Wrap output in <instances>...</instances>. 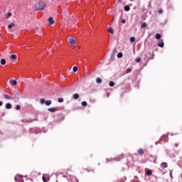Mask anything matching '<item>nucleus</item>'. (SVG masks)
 Returning <instances> with one entry per match:
<instances>
[{
    "label": "nucleus",
    "mask_w": 182,
    "mask_h": 182,
    "mask_svg": "<svg viewBox=\"0 0 182 182\" xmlns=\"http://www.w3.org/2000/svg\"><path fill=\"white\" fill-rule=\"evenodd\" d=\"M38 31H39V28H36V31H35V33H36L37 35H39V36H41V33H38Z\"/></svg>",
    "instance_id": "c85d7f7f"
},
{
    "label": "nucleus",
    "mask_w": 182,
    "mask_h": 182,
    "mask_svg": "<svg viewBox=\"0 0 182 182\" xmlns=\"http://www.w3.org/2000/svg\"><path fill=\"white\" fill-rule=\"evenodd\" d=\"M40 103H41V105H43V104L45 103V99H41Z\"/></svg>",
    "instance_id": "7c9ffc66"
},
{
    "label": "nucleus",
    "mask_w": 182,
    "mask_h": 182,
    "mask_svg": "<svg viewBox=\"0 0 182 182\" xmlns=\"http://www.w3.org/2000/svg\"><path fill=\"white\" fill-rule=\"evenodd\" d=\"M16 110H21V105H16Z\"/></svg>",
    "instance_id": "72a5a7b5"
},
{
    "label": "nucleus",
    "mask_w": 182,
    "mask_h": 182,
    "mask_svg": "<svg viewBox=\"0 0 182 182\" xmlns=\"http://www.w3.org/2000/svg\"><path fill=\"white\" fill-rule=\"evenodd\" d=\"M156 39H161V35L160 33H157L155 36Z\"/></svg>",
    "instance_id": "dca6fc26"
},
{
    "label": "nucleus",
    "mask_w": 182,
    "mask_h": 182,
    "mask_svg": "<svg viewBox=\"0 0 182 182\" xmlns=\"http://www.w3.org/2000/svg\"><path fill=\"white\" fill-rule=\"evenodd\" d=\"M159 14H163V9H159Z\"/></svg>",
    "instance_id": "c9c22d12"
},
{
    "label": "nucleus",
    "mask_w": 182,
    "mask_h": 182,
    "mask_svg": "<svg viewBox=\"0 0 182 182\" xmlns=\"http://www.w3.org/2000/svg\"><path fill=\"white\" fill-rule=\"evenodd\" d=\"M28 122H33V120L31 119V120H29V121H28Z\"/></svg>",
    "instance_id": "a19ab883"
},
{
    "label": "nucleus",
    "mask_w": 182,
    "mask_h": 182,
    "mask_svg": "<svg viewBox=\"0 0 182 182\" xmlns=\"http://www.w3.org/2000/svg\"><path fill=\"white\" fill-rule=\"evenodd\" d=\"M68 41L69 42L70 45H75L76 44V41H75V39L73 38H68Z\"/></svg>",
    "instance_id": "7ed1b4c3"
},
{
    "label": "nucleus",
    "mask_w": 182,
    "mask_h": 182,
    "mask_svg": "<svg viewBox=\"0 0 182 182\" xmlns=\"http://www.w3.org/2000/svg\"><path fill=\"white\" fill-rule=\"evenodd\" d=\"M130 72H132V69L130 68L127 69V73H130Z\"/></svg>",
    "instance_id": "f704fd0d"
},
{
    "label": "nucleus",
    "mask_w": 182,
    "mask_h": 182,
    "mask_svg": "<svg viewBox=\"0 0 182 182\" xmlns=\"http://www.w3.org/2000/svg\"><path fill=\"white\" fill-rule=\"evenodd\" d=\"M11 108H12V105H11V103L6 104V109H11Z\"/></svg>",
    "instance_id": "f8f14e48"
},
{
    "label": "nucleus",
    "mask_w": 182,
    "mask_h": 182,
    "mask_svg": "<svg viewBox=\"0 0 182 182\" xmlns=\"http://www.w3.org/2000/svg\"><path fill=\"white\" fill-rule=\"evenodd\" d=\"M158 46L159 48H164V42L162 41L161 43H159Z\"/></svg>",
    "instance_id": "9b49d317"
},
{
    "label": "nucleus",
    "mask_w": 182,
    "mask_h": 182,
    "mask_svg": "<svg viewBox=\"0 0 182 182\" xmlns=\"http://www.w3.org/2000/svg\"><path fill=\"white\" fill-rule=\"evenodd\" d=\"M23 176L22 175H17L15 177V181L16 182H23Z\"/></svg>",
    "instance_id": "f03ea898"
},
{
    "label": "nucleus",
    "mask_w": 182,
    "mask_h": 182,
    "mask_svg": "<svg viewBox=\"0 0 182 182\" xmlns=\"http://www.w3.org/2000/svg\"><path fill=\"white\" fill-rule=\"evenodd\" d=\"M77 70V66L73 67V72L76 73Z\"/></svg>",
    "instance_id": "c756f323"
},
{
    "label": "nucleus",
    "mask_w": 182,
    "mask_h": 182,
    "mask_svg": "<svg viewBox=\"0 0 182 182\" xmlns=\"http://www.w3.org/2000/svg\"><path fill=\"white\" fill-rule=\"evenodd\" d=\"M124 11H126V12H129V11H130V6H125L124 7Z\"/></svg>",
    "instance_id": "1a4fd4ad"
},
{
    "label": "nucleus",
    "mask_w": 182,
    "mask_h": 182,
    "mask_svg": "<svg viewBox=\"0 0 182 182\" xmlns=\"http://www.w3.org/2000/svg\"><path fill=\"white\" fill-rule=\"evenodd\" d=\"M141 61V58H136L135 59V62H136V63H140Z\"/></svg>",
    "instance_id": "6ab92c4d"
},
{
    "label": "nucleus",
    "mask_w": 182,
    "mask_h": 182,
    "mask_svg": "<svg viewBox=\"0 0 182 182\" xmlns=\"http://www.w3.org/2000/svg\"><path fill=\"white\" fill-rule=\"evenodd\" d=\"M42 180H43V181H44V182H48V179H46V178L45 176H43V177H42Z\"/></svg>",
    "instance_id": "473e14b6"
},
{
    "label": "nucleus",
    "mask_w": 182,
    "mask_h": 182,
    "mask_svg": "<svg viewBox=\"0 0 182 182\" xmlns=\"http://www.w3.org/2000/svg\"><path fill=\"white\" fill-rule=\"evenodd\" d=\"M147 26V23L146 22H144L141 25V28H146Z\"/></svg>",
    "instance_id": "aec40b11"
},
{
    "label": "nucleus",
    "mask_w": 182,
    "mask_h": 182,
    "mask_svg": "<svg viewBox=\"0 0 182 182\" xmlns=\"http://www.w3.org/2000/svg\"><path fill=\"white\" fill-rule=\"evenodd\" d=\"M167 166H168V164H167V163H166V162H163V163L161 164V168H167Z\"/></svg>",
    "instance_id": "39448f33"
},
{
    "label": "nucleus",
    "mask_w": 182,
    "mask_h": 182,
    "mask_svg": "<svg viewBox=\"0 0 182 182\" xmlns=\"http://www.w3.org/2000/svg\"><path fill=\"white\" fill-rule=\"evenodd\" d=\"M52 1H55V0H52Z\"/></svg>",
    "instance_id": "a18cd8bd"
},
{
    "label": "nucleus",
    "mask_w": 182,
    "mask_h": 182,
    "mask_svg": "<svg viewBox=\"0 0 182 182\" xmlns=\"http://www.w3.org/2000/svg\"><path fill=\"white\" fill-rule=\"evenodd\" d=\"M138 153L139 154H140L141 156H143V154H144V151H143L141 149H139L138 150Z\"/></svg>",
    "instance_id": "ddd939ff"
},
{
    "label": "nucleus",
    "mask_w": 182,
    "mask_h": 182,
    "mask_svg": "<svg viewBox=\"0 0 182 182\" xmlns=\"http://www.w3.org/2000/svg\"><path fill=\"white\" fill-rule=\"evenodd\" d=\"M96 82H97V83H98V84L102 83V78L97 77V78L96 79Z\"/></svg>",
    "instance_id": "f3484780"
},
{
    "label": "nucleus",
    "mask_w": 182,
    "mask_h": 182,
    "mask_svg": "<svg viewBox=\"0 0 182 182\" xmlns=\"http://www.w3.org/2000/svg\"><path fill=\"white\" fill-rule=\"evenodd\" d=\"M122 159H123V156H121L119 157V159H117V161H120V160H122Z\"/></svg>",
    "instance_id": "4c0bfd02"
},
{
    "label": "nucleus",
    "mask_w": 182,
    "mask_h": 182,
    "mask_svg": "<svg viewBox=\"0 0 182 182\" xmlns=\"http://www.w3.org/2000/svg\"><path fill=\"white\" fill-rule=\"evenodd\" d=\"M11 59H12L13 60H15V59H16V55L12 54L11 55Z\"/></svg>",
    "instance_id": "a211bd4d"
},
{
    "label": "nucleus",
    "mask_w": 182,
    "mask_h": 182,
    "mask_svg": "<svg viewBox=\"0 0 182 182\" xmlns=\"http://www.w3.org/2000/svg\"><path fill=\"white\" fill-rule=\"evenodd\" d=\"M117 58H123V53H119L118 54H117Z\"/></svg>",
    "instance_id": "393cba45"
},
{
    "label": "nucleus",
    "mask_w": 182,
    "mask_h": 182,
    "mask_svg": "<svg viewBox=\"0 0 182 182\" xmlns=\"http://www.w3.org/2000/svg\"><path fill=\"white\" fill-rule=\"evenodd\" d=\"M2 106V102L0 101V107Z\"/></svg>",
    "instance_id": "ea45409f"
},
{
    "label": "nucleus",
    "mask_w": 182,
    "mask_h": 182,
    "mask_svg": "<svg viewBox=\"0 0 182 182\" xmlns=\"http://www.w3.org/2000/svg\"><path fill=\"white\" fill-rule=\"evenodd\" d=\"M152 173H153V172H152V171L150 170V169H148V170L146 171V176H151Z\"/></svg>",
    "instance_id": "6e6552de"
},
{
    "label": "nucleus",
    "mask_w": 182,
    "mask_h": 182,
    "mask_svg": "<svg viewBox=\"0 0 182 182\" xmlns=\"http://www.w3.org/2000/svg\"><path fill=\"white\" fill-rule=\"evenodd\" d=\"M122 23H126V19H122Z\"/></svg>",
    "instance_id": "e433bc0d"
},
{
    "label": "nucleus",
    "mask_w": 182,
    "mask_h": 182,
    "mask_svg": "<svg viewBox=\"0 0 182 182\" xmlns=\"http://www.w3.org/2000/svg\"><path fill=\"white\" fill-rule=\"evenodd\" d=\"M48 21L49 23V25H53V23H55V21H53V17H49Z\"/></svg>",
    "instance_id": "20e7f679"
},
{
    "label": "nucleus",
    "mask_w": 182,
    "mask_h": 182,
    "mask_svg": "<svg viewBox=\"0 0 182 182\" xmlns=\"http://www.w3.org/2000/svg\"><path fill=\"white\" fill-rule=\"evenodd\" d=\"M73 97H74V99L77 100V98L79 97V94H75L73 95Z\"/></svg>",
    "instance_id": "cd10ccee"
},
{
    "label": "nucleus",
    "mask_w": 182,
    "mask_h": 182,
    "mask_svg": "<svg viewBox=\"0 0 182 182\" xmlns=\"http://www.w3.org/2000/svg\"><path fill=\"white\" fill-rule=\"evenodd\" d=\"M11 16H12V13H8L7 15H6L7 19H8L9 18H11Z\"/></svg>",
    "instance_id": "bb28decb"
},
{
    "label": "nucleus",
    "mask_w": 182,
    "mask_h": 182,
    "mask_svg": "<svg viewBox=\"0 0 182 182\" xmlns=\"http://www.w3.org/2000/svg\"><path fill=\"white\" fill-rule=\"evenodd\" d=\"M13 99H17V100H19V97H13Z\"/></svg>",
    "instance_id": "58836bf2"
},
{
    "label": "nucleus",
    "mask_w": 182,
    "mask_h": 182,
    "mask_svg": "<svg viewBox=\"0 0 182 182\" xmlns=\"http://www.w3.org/2000/svg\"><path fill=\"white\" fill-rule=\"evenodd\" d=\"M82 106H83V107L87 106V102H86V101L82 102Z\"/></svg>",
    "instance_id": "a878e982"
},
{
    "label": "nucleus",
    "mask_w": 182,
    "mask_h": 182,
    "mask_svg": "<svg viewBox=\"0 0 182 182\" xmlns=\"http://www.w3.org/2000/svg\"><path fill=\"white\" fill-rule=\"evenodd\" d=\"M4 97L5 99H8V100H11L12 99V97H11L9 95H8L7 94L4 95Z\"/></svg>",
    "instance_id": "4be33fe9"
},
{
    "label": "nucleus",
    "mask_w": 182,
    "mask_h": 182,
    "mask_svg": "<svg viewBox=\"0 0 182 182\" xmlns=\"http://www.w3.org/2000/svg\"><path fill=\"white\" fill-rule=\"evenodd\" d=\"M109 86H110L111 87H113V86H114V82L111 81V82H109Z\"/></svg>",
    "instance_id": "5701e85b"
},
{
    "label": "nucleus",
    "mask_w": 182,
    "mask_h": 182,
    "mask_svg": "<svg viewBox=\"0 0 182 182\" xmlns=\"http://www.w3.org/2000/svg\"><path fill=\"white\" fill-rule=\"evenodd\" d=\"M10 83H11L12 86H16L18 82L16 80H10Z\"/></svg>",
    "instance_id": "423d86ee"
},
{
    "label": "nucleus",
    "mask_w": 182,
    "mask_h": 182,
    "mask_svg": "<svg viewBox=\"0 0 182 182\" xmlns=\"http://www.w3.org/2000/svg\"><path fill=\"white\" fill-rule=\"evenodd\" d=\"M46 106H50V105H52V101L50 100L46 101Z\"/></svg>",
    "instance_id": "2eb2a0df"
},
{
    "label": "nucleus",
    "mask_w": 182,
    "mask_h": 182,
    "mask_svg": "<svg viewBox=\"0 0 182 182\" xmlns=\"http://www.w3.org/2000/svg\"><path fill=\"white\" fill-rule=\"evenodd\" d=\"M23 122H28L26 119L23 120Z\"/></svg>",
    "instance_id": "79ce46f5"
},
{
    "label": "nucleus",
    "mask_w": 182,
    "mask_h": 182,
    "mask_svg": "<svg viewBox=\"0 0 182 182\" xmlns=\"http://www.w3.org/2000/svg\"><path fill=\"white\" fill-rule=\"evenodd\" d=\"M58 102L59 103H63V98H59L58 99Z\"/></svg>",
    "instance_id": "2f4dec72"
},
{
    "label": "nucleus",
    "mask_w": 182,
    "mask_h": 182,
    "mask_svg": "<svg viewBox=\"0 0 182 182\" xmlns=\"http://www.w3.org/2000/svg\"><path fill=\"white\" fill-rule=\"evenodd\" d=\"M48 112H50L51 113H55V112H56V108L55 107L49 108Z\"/></svg>",
    "instance_id": "0eeeda50"
},
{
    "label": "nucleus",
    "mask_w": 182,
    "mask_h": 182,
    "mask_svg": "<svg viewBox=\"0 0 182 182\" xmlns=\"http://www.w3.org/2000/svg\"><path fill=\"white\" fill-rule=\"evenodd\" d=\"M14 26H15V24L14 23L9 24V29H11L12 28H14Z\"/></svg>",
    "instance_id": "412c9836"
},
{
    "label": "nucleus",
    "mask_w": 182,
    "mask_h": 182,
    "mask_svg": "<svg viewBox=\"0 0 182 182\" xmlns=\"http://www.w3.org/2000/svg\"><path fill=\"white\" fill-rule=\"evenodd\" d=\"M6 60H5V59H1V65H6Z\"/></svg>",
    "instance_id": "4468645a"
},
{
    "label": "nucleus",
    "mask_w": 182,
    "mask_h": 182,
    "mask_svg": "<svg viewBox=\"0 0 182 182\" xmlns=\"http://www.w3.org/2000/svg\"><path fill=\"white\" fill-rule=\"evenodd\" d=\"M129 41H130V42L133 43L136 41V38L134 37H131Z\"/></svg>",
    "instance_id": "b1692460"
},
{
    "label": "nucleus",
    "mask_w": 182,
    "mask_h": 182,
    "mask_svg": "<svg viewBox=\"0 0 182 182\" xmlns=\"http://www.w3.org/2000/svg\"><path fill=\"white\" fill-rule=\"evenodd\" d=\"M129 1H131V2H133V1H134V0H129Z\"/></svg>",
    "instance_id": "37998d69"
},
{
    "label": "nucleus",
    "mask_w": 182,
    "mask_h": 182,
    "mask_svg": "<svg viewBox=\"0 0 182 182\" xmlns=\"http://www.w3.org/2000/svg\"><path fill=\"white\" fill-rule=\"evenodd\" d=\"M108 32H109V33H112V35H113L114 33V31L113 30V28H108Z\"/></svg>",
    "instance_id": "9d476101"
},
{
    "label": "nucleus",
    "mask_w": 182,
    "mask_h": 182,
    "mask_svg": "<svg viewBox=\"0 0 182 182\" xmlns=\"http://www.w3.org/2000/svg\"><path fill=\"white\" fill-rule=\"evenodd\" d=\"M46 7V4L43 1H39L36 6V11H43Z\"/></svg>",
    "instance_id": "f257e3e1"
},
{
    "label": "nucleus",
    "mask_w": 182,
    "mask_h": 182,
    "mask_svg": "<svg viewBox=\"0 0 182 182\" xmlns=\"http://www.w3.org/2000/svg\"><path fill=\"white\" fill-rule=\"evenodd\" d=\"M78 49H80V47H78Z\"/></svg>",
    "instance_id": "c03bdc74"
}]
</instances>
